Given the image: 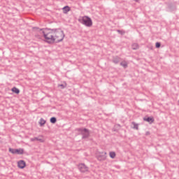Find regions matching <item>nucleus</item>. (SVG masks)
<instances>
[{"mask_svg": "<svg viewBox=\"0 0 179 179\" xmlns=\"http://www.w3.org/2000/svg\"><path fill=\"white\" fill-rule=\"evenodd\" d=\"M41 33L43 34L45 41L50 44L61 43L65 38V32L61 29H44L43 31H41Z\"/></svg>", "mask_w": 179, "mask_h": 179, "instance_id": "f257e3e1", "label": "nucleus"}, {"mask_svg": "<svg viewBox=\"0 0 179 179\" xmlns=\"http://www.w3.org/2000/svg\"><path fill=\"white\" fill-rule=\"evenodd\" d=\"M78 22L82 24H84V26H86V27H92V26H93V21L92 20V18L88 16L80 17L78 19Z\"/></svg>", "mask_w": 179, "mask_h": 179, "instance_id": "f03ea898", "label": "nucleus"}, {"mask_svg": "<svg viewBox=\"0 0 179 179\" xmlns=\"http://www.w3.org/2000/svg\"><path fill=\"white\" fill-rule=\"evenodd\" d=\"M77 131L82 135V139H87L90 136V131L86 128H78Z\"/></svg>", "mask_w": 179, "mask_h": 179, "instance_id": "7ed1b4c3", "label": "nucleus"}, {"mask_svg": "<svg viewBox=\"0 0 179 179\" xmlns=\"http://www.w3.org/2000/svg\"><path fill=\"white\" fill-rule=\"evenodd\" d=\"M8 150L10 153H12L13 155H23L24 153V150H23V148H19V149L9 148Z\"/></svg>", "mask_w": 179, "mask_h": 179, "instance_id": "20e7f679", "label": "nucleus"}, {"mask_svg": "<svg viewBox=\"0 0 179 179\" xmlns=\"http://www.w3.org/2000/svg\"><path fill=\"white\" fill-rule=\"evenodd\" d=\"M78 170L80 173H86L89 171V167H87L85 164H78Z\"/></svg>", "mask_w": 179, "mask_h": 179, "instance_id": "39448f33", "label": "nucleus"}, {"mask_svg": "<svg viewBox=\"0 0 179 179\" xmlns=\"http://www.w3.org/2000/svg\"><path fill=\"white\" fill-rule=\"evenodd\" d=\"M17 167L19 169H24L26 167V162L24 160H20L17 162Z\"/></svg>", "mask_w": 179, "mask_h": 179, "instance_id": "423d86ee", "label": "nucleus"}, {"mask_svg": "<svg viewBox=\"0 0 179 179\" xmlns=\"http://www.w3.org/2000/svg\"><path fill=\"white\" fill-rule=\"evenodd\" d=\"M143 121H146L150 124H153V122H155V118L153 117H145Z\"/></svg>", "mask_w": 179, "mask_h": 179, "instance_id": "0eeeda50", "label": "nucleus"}, {"mask_svg": "<svg viewBox=\"0 0 179 179\" xmlns=\"http://www.w3.org/2000/svg\"><path fill=\"white\" fill-rule=\"evenodd\" d=\"M63 13L66 14L68 12H71V7L66 6L62 8Z\"/></svg>", "mask_w": 179, "mask_h": 179, "instance_id": "6e6552de", "label": "nucleus"}, {"mask_svg": "<svg viewBox=\"0 0 179 179\" xmlns=\"http://www.w3.org/2000/svg\"><path fill=\"white\" fill-rule=\"evenodd\" d=\"M131 124L132 125H134V127H132L133 129H136V131L139 129V124L135 122H132Z\"/></svg>", "mask_w": 179, "mask_h": 179, "instance_id": "1a4fd4ad", "label": "nucleus"}, {"mask_svg": "<svg viewBox=\"0 0 179 179\" xmlns=\"http://www.w3.org/2000/svg\"><path fill=\"white\" fill-rule=\"evenodd\" d=\"M35 141H38L39 142H43V139L39 138L38 137H34V138H31V142H34Z\"/></svg>", "mask_w": 179, "mask_h": 179, "instance_id": "9d476101", "label": "nucleus"}, {"mask_svg": "<svg viewBox=\"0 0 179 179\" xmlns=\"http://www.w3.org/2000/svg\"><path fill=\"white\" fill-rule=\"evenodd\" d=\"M97 159L99 162H101L106 159V155H99Z\"/></svg>", "mask_w": 179, "mask_h": 179, "instance_id": "9b49d317", "label": "nucleus"}, {"mask_svg": "<svg viewBox=\"0 0 179 179\" xmlns=\"http://www.w3.org/2000/svg\"><path fill=\"white\" fill-rule=\"evenodd\" d=\"M45 124V120L43 118H41L39 121V125H41V127H43V125H44Z\"/></svg>", "mask_w": 179, "mask_h": 179, "instance_id": "f8f14e48", "label": "nucleus"}, {"mask_svg": "<svg viewBox=\"0 0 179 179\" xmlns=\"http://www.w3.org/2000/svg\"><path fill=\"white\" fill-rule=\"evenodd\" d=\"M132 50H138L139 48V45L137 43H134L131 45Z\"/></svg>", "mask_w": 179, "mask_h": 179, "instance_id": "ddd939ff", "label": "nucleus"}, {"mask_svg": "<svg viewBox=\"0 0 179 179\" xmlns=\"http://www.w3.org/2000/svg\"><path fill=\"white\" fill-rule=\"evenodd\" d=\"M120 64L122 66H123V68H127V66H128V63L125 61L122 62Z\"/></svg>", "mask_w": 179, "mask_h": 179, "instance_id": "4468645a", "label": "nucleus"}, {"mask_svg": "<svg viewBox=\"0 0 179 179\" xmlns=\"http://www.w3.org/2000/svg\"><path fill=\"white\" fill-rule=\"evenodd\" d=\"M50 122H51V124H55V122H57V117H51Z\"/></svg>", "mask_w": 179, "mask_h": 179, "instance_id": "2eb2a0df", "label": "nucleus"}, {"mask_svg": "<svg viewBox=\"0 0 179 179\" xmlns=\"http://www.w3.org/2000/svg\"><path fill=\"white\" fill-rule=\"evenodd\" d=\"M109 156L111 159H115V152H110L109 153Z\"/></svg>", "mask_w": 179, "mask_h": 179, "instance_id": "dca6fc26", "label": "nucleus"}, {"mask_svg": "<svg viewBox=\"0 0 179 179\" xmlns=\"http://www.w3.org/2000/svg\"><path fill=\"white\" fill-rule=\"evenodd\" d=\"M60 89H64L65 87H66V84H62L59 85Z\"/></svg>", "mask_w": 179, "mask_h": 179, "instance_id": "f3484780", "label": "nucleus"}, {"mask_svg": "<svg viewBox=\"0 0 179 179\" xmlns=\"http://www.w3.org/2000/svg\"><path fill=\"white\" fill-rule=\"evenodd\" d=\"M13 93H15L16 94H19L20 93V90H12Z\"/></svg>", "mask_w": 179, "mask_h": 179, "instance_id": "a211bd4d", "label": "nucleus"}, {"mask_svg": "<svg viewBox=\"0 0 179 179\" xmlns=\"http://www.w3.org/2000/svg\"><path fill=\"white\" fill-rule=\"evenodd\" d=\"M160 45H161V44L159 42L156 43V44H155V46L157 48H160Z\"/></svg>", "mask_w": 179, "mask_h": 179, "instance_id": "6ab92c4d", "label": "nucleus"}, {"mask_svg": "<svg viewBox=\"0 0 179 179\" xmlns=\"http://www.w3.org/2000/svg\"><path fill=\"white\" fill-rule=\"evenodd\" d=\"M145 134H146V135H150V132L147 131V132L145 133Z\"/></svg>", "mask_w": 179, "mask_h": 179, "instance_id": "aec40b11", "label": "nucleus"}, {"mask_svg": "<svg viewBox=\"0 0 179 179\" xmlns=\"http://www.w3.org/2000/svg\"><path fill=\"white\" fill-rule=\"evenodd\" d=\"M12 90H17V89H16V87H13Z\"/></svg>", "mask_w": 179, "mask_h": 179, "instance_id": "412c9836", "label": "nucleus"}, {"mask_svg": "<svg viewBox=\"0 0 179 179\" xmlns=\"http://www.w3.org/2000/svg\"><path fill=\"white\" fill-rule=\"evenodd\" d=\"M114 62L115 64H117L118 62V60L117 61L114 60Z\"/></svg>", "mask_w": 179, "mask_h": 179, "instance_id": "4be33fe9", "label": "nucleus"}]
</instances>
